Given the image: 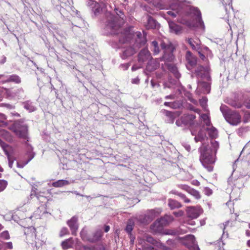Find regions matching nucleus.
<instances>
[{"label": "nucleus", "instance_id": "obj_1", "mask_svg": "<svg viewBox=\"0 0 250 250\" xmlns=\"http://www.w3.org/2000/svg\"><path fill=\"white\" fill-rule=\"evenodd\" d=\"M114 10L118 17L112 16L108 19L106 24V30L112 35H118L119 42H126L131 38L132 34L128 29L123 28L125 17L124 12L119 8H115Z\"/></svg>", "mask_w": 250, "mask_h": 250}, {"label": "nucleus", "instance_id": "obj_2", "mask_svg": "<svg viewBox=\"0 0 250 250\" xmlns=\"http://www.w3.org/2000/svg\"><path fill=\"white\" fill-rule=\"evenodd\" d=\"M170 7L171 10L167 11V13L173 18H175L177 16H183L193 14L197 17L199 21L201 20V13L197 8L186 6L178 2L171 3Z\"/></svg>", "mask_w": 250, "mask_h": 250}, {"label": "nucleus", "instance_id": "obj_3", "mask_svg": "<svg viewBox=\"0 0 250 250\" xmlns=\"http://www.w3.org/2000/svg\"><path fill=\"white\" fill-rule=\"evenodd\" d=\"M200 152V161L203 166L210 172L213 169V167L211 165L215 163L216 155L212 154V149L208 145L203 144L199 148Z\"/></svg>", "mask_w": 250, "mask_h": 250}, {"label": "nucleus", "instance_id": "obj_4", "mask_svg": "<svg viewBox=\"0 0 250 250\" xmlns=\"http://www.w3.org/2000/svg\"><path fill=\"white\" fill-rule=\"evenodd\" d=\"M220 110L226 121L230 125L236 126L242 122V116L238 110H232L226 105L221 106Z\"/></svg>", "mask_w": 250, "mask_h": 250}, {"label": "nucleus", "instance_id": "obj_5", "mask_svg": "<svg viewBox=\"0 0 250 250\" xmlns=\"http://www.w3.org/2000/svg\"><path fill=\"white\" fill-rule=\"evenodd\" d=\"M80 236L83 241L94 243L101 240L103 232L101 230H97L91 234H89L86 230L83 229L80 232Z\"/></svg>", "mask_w": 250, "mask_h": 250}, {"label": "nucleus", "instance_id": "obj_6", "mask_svg": "<svg viewBox=\"0 0 250 250\" xmlns=\"http://www.w3.org/2000/svg\"><path fill=\"white\" fill-rule=\"evenodd\" d=\"M160 46L161 49L164 51L163 59L167 62L172 61L174 59L173 52L174 50L173 44L169 42H166L164 41H162Z\"/></svg>", "mask_w": 250, "mask_h": 250}, {"label": "nucleus", "instance_id": "obj_7", "mask_svg": "<svg viewBox=\"0 0 250 250\" xmlns=\"http://www.w3.org/2000/svg\"><path fill=\"white\" fill-rule=\"evenodd\" d=\"M12 130L18 137L28 141V127L26 125L16 122L14 124Z\"/></svg>", "mask_w": 250, "mask_h": 250}, {"label": "nucleus", "instance_id": "obj_8", "mask_svg": "<svg viewBox=\"0 0 250 250\" xmlns=\"http://www.w3.org/2000/svg\"><path fill=\"white\" fill-rule=\"evenodd\" d=\"M124 29H128L129 31V32L132 34V37L129 40V41L126 42L125 43L120 42L121 44H128V43H131L133 42V37H135V41L134 42V45H135L136 47H137L138 48H139L142 46L144 45L145 43H146V39L144 37H143L142 35V33L140 32H136L135 34H132L131 33L130 31L129 28H125Z\"/></svg>", "mask_w": 250, "mask_h": 250}, {"label": "nucleus", "instance_id": "obj_9", "mask_svg": "<svg viewBox=\"0 0 250 250\" xmlns=\"http://www.w3.org/2000/svg\"><path fill=\"white\" fill-rule=\"evenodd\" d=\"M195 119L196 116L195 114L185 113L180 117L179 120L176 121V123L179 126L183 124L185 125L190 126L194 124Z\"/></svg>", "mask_w": 250, "mask_h": 250}, {"label": "nucleus", "instance_id": "obj_10", "mask_svg": "<svg viewBox=\"0 0 250 250\" xmlns=\"http://www.w3.org/2000/svg\"><path fill=\"white\" fill-rule=\"evenodd\" d=\"M188 217L192 219L198 218L201 214L202 210L199 207H189L187 209Z\"/></svg>", "mask_w": 250, "mask_h": 250}, {"label": "nucleus", "instance_id": "obj_11", "mask_svg": "<svg viewBox=\"0 0 250 250\" xmlns=\"http://www.w3.org/2000/svg\"><path fill=\"white\" fill-rule=\"evenodd\" d=\"M78 221V217L74 216L67 222V224L70 228L72 234L73 235H76V232L79 228Z\"/></svg>", "mask_w": 250, "mask_h": 250}, {"label": "nucleus", "instance_id": "obj_12", "mask_svg": "<svg viewBox=\"0 0 250 250\" xmlns=\"http://www.w3.org/2000/svg\"><path fill=\"white\" fill-rule=\"evenodd\" d=\"M129 46L124 48L122 55V58L123 59H125L128 57L134 55L138 49L135 45L133 44V46H130L131 43H129Z\"/></svg>", "mask_w": 250, "mask_h": 250}, {"label": "nucleus", "instance_id": "obj_13", "mask_svg": "<svg viewBox=\"0 0 250 250\" xmlns=\"http://www.w3.org/2000/svg\"><path fill=\"white\" fill-rule=\"evenodd\" d=\"M228 104L234 108L239 109L242 108L244 104L243 103V95L240 99H230L228 101Z\"/></svg>", "mask_w": 250, "mask_h": 250}, {"label": "nucleus", "instance_id": "obj_14", "mask_svg": "<svg viewBox=\"0 0 250 250\" xmlns=\"http://www.w3.org/2000/svg\"><path fill=\"white\" fill-rule=\"evenodd\" d=\"M151 58L149 51L147 49H143L138 54V62H144Z\"/></svg>", "mask_w": 250, "mask_h": 250}, {"label": "nucleus", "instance_id": "obj_15", "mask_svg": "<svg viewBox=\"0 0 250 250\" xmlns=\"http://www.w3.org/2000/svg\"><path fill=\"white\" fill-rule=\"evenodd\" d=\"M164 226L158 219L155 221L150 226V229L153 233H161Z\"/></svg>", "mask_w": 250, "mask_h": 250}, {"label": "nucleus", "instance_id": "obj_16", "mask_svg": "<svg viewBox=\"0 0 250 250\" xmlns=\"http://www.w3.org/2000/svg\"><path fill=\"white\" fill-rule=\"evenodd\" d=\"M87 5L92 9L95 15L99 13L101 10L100 4L95 0H88Z\"/></svg>", "mask_w": 250, "mask_h": 250}, {"label": "nucleus", "instance_id": "obj_17", "mask_svg": "<svg viewBox=\"0 0 250 250\" xmlns=\"http://www.w3.org/2000/svg\"><path fill=\"white\" fill-rule=\"evenodd\" d=\"M192 135H195L194 140L196 142H201L206 138V133L203 129H200L197 135H196L193 132H191Z\"/></svg>", "mask_w": 250, "mask_h": 250}, {"label": "nucleus", "instance_id": "obj_18", "mask_svg": "<svg viewBox=\"0 0 250 250\" xmlns=\"http://www.w3.org/2000/svg\"><path fill=\"white\" fill-rule=\"evenodd\" d=\"M164 226L168 225L173 221V217L171 215H166L158 219Z\"/></svg>", "mask_w": 250, "mask_h": 250}, {"label": "nucleus", "instance_id": "obj_19", "mask_svg": "<svg viewBox=\"0 0 250 250\" xmlns=\"http://www.w3.org/2000/svg\"><path fill=\"white\" fill-rule=\"evenodd\" d=\"M151 217H149V215H146L144 217L143 220H142V218L143 216H140L139 217V220L141 223H143L145 224L149 223V222L151 221L153 218L155 217L154 214H153V211H151Z\"/></svg>", "mask_w": 250, "mask_h": 250}, {"label": "nucleus", "instance_id": "obj_20", "mask_svg": "<svg viewBox=\"0 0 250 250\" xmlns=\"http://www.w3.org/2000/svg\"><path fill=\"white\" fill-rule=\"evenodd\" d=\"M73 240L72 238H69L63 241L62 243V246L63 250H67L72 247Z\"/></svg>", "mask_w": 250, "mask_h": 250}, {"label": "nucleus", "instance_id": "obj_21", "mask_svg": "<svg viewBox=\"0 0 250 250\" xmlns=\"http://www.w3.org/2000/svg\"><path fill=\"white\" fill-rule=\"evenodd\" d=\"M206 130L208 132V134L210 138H216L217 137L218 131L214 127L212 126L210 128L207 127Z\"/></svg>", "mask_w": 250, "mask_h": 250}, {"label": "nucleus", "instance_id": "obj_22", "mask_svg": "<svg viewBox=\"0 0 250 250\" xmlns=\"http://www.w3.org/2000/svg\"><path fill=\"white\" fill-rule=\"evenodd\" d=\"M147 29H154L156 27V21L151 16H148L147 23L146 25Z\"/></svg>", "mask_w": 250, "mask_h": 250}, {"label": "nucleus", "instance_id": "obj_23", "mask_svg": "<svg viewBox=\"0 0 250 250\" xmlns=\"http://www.w3.org/2000/svg\"><path fill=\"white\" fill-rule=\"evenodd\" d=\"M168 205L171 209H174L175 208H180L181 207H182V205L180 202L173 199L168 200Z\"/></svg>", "mask_w": 250, "mask_h": 250}, {"label": "nucleus", "instance_id": "obj_24", "mask_svg": "<svg viewBox=\"0 0 250 250\" xmlns=\"http://www.w3.org/2000/svg\"><path fill=\"white\" fill-rule=\"evenodd\" d=\"M169 27L171 31L176 34H180L181 32V27L174 23H169Z\"/></svg>", "mask_w": 250, "mask_h": 250}, {"label": "nucleus", "instance_id": "obj_25", "mask_svg": "<svg viewBox=\"0 0 250 250\" xmlns=\"http://www.w3.org/2000/svg\"><path fill=\"white\" fill-rule=\"evenodd\" d=\"M69 184L67 180H59L56 182H53L52 185L56 188L62 187L64 186L67 185Z\"/></svg>", "mask_w": 250, "mask_h": 250}, {"label": "nucleus", "instance_id": "obj_26", "mask_svg": "<svg viewBox=\"0 0 250 250\" xmlns=\"http://www.w3.org/2000/svg\"><path fill=\"white\" fill-rule=\"evenodd\" d=\"M189 54V56H187V60L188 63L191 66H195L197 63V59L196 58L193 57L191 56V53L188 51L187 52V55Z\"/></svg>", "mask_w": 250, "mask_h": 250}, {"label": "nucleus", "instance_id": "obj_27", "mask_svg": "<svg viewBox=\"0 0 250 250\" xmlns=\"http://www.w3.org/2000/svg\"><path fill=\"white\" fill-rule=\"evenodd\" d=\"M151 48L154 54H158L159 53L160 50L159 47L158 43L157 41H154L152 42Z\"/></svg>", "mask_w": 250, "mask_h": 250}, {"label": "nucleus", "instance_id": "obj_28", "mask_svg": "<svg viewBox=\"0 0 250 250\" xmlns=\"http://www.w3.org/2000/svg\"><path fill=\"white\" fill-rule=\"evenodd\" d=\"M242 112L244 113L243 119H242V122L244 123H248L250 119V111L246 110H242Z\"/></svg>", "mask_w": 250, "mask_h": 250}, {"label": "nucleus", "instance_id": "obj_29", "mask_svg": "<svg viewBox=\"0 0 250 250\" xmlns=\"http://www.w3.org/2000/svg\"><path fill=\"white\" fill-rule=\"evenodd\" d=\"M146 241L147 242L155 246H158L159 244V242L158 240L154 239V238H153L151 236L148 235H147L146 236Z\"/></svg>", "mask_w": 250, "mask_h": 250}, {"label": "nucleus", "instance_id": "obj_30", "mask_svg": "<svg viewBox=\"0 0 250 250\" xmlns=\"http://www.w3.org/2000/svg\"><path fill=\"white\" fill-rule=\"evenodd\" d=\"M173 193L180 197L183 200L185 203H189L190 202V200L188 198L185 194L176 190L173 191Z\"/></svg>", "mask_w": 250, "mask_h": 250}, {"label": "nucleus", "instance_id": "obj_31", "mask_svg": "<svg viewBox=\"0 0 250 250\" xmlns=\"http://www.w3.org/2000/svg\"><path fill=\"white\" fill-rule=\"evenodd\" d=\"M6 81L7 82H14L16 83H19L21 82L20 78L16 75L10 76Z\"/></svg>", "mask_w": 250, "mask_h": 250}, {"label": "nucleus", "instance_id": "obj_32", "mask_svg": "<svg viewBox=\"0 0 250 250\" xmlns=\"http://www.w3.org/2000/svg\"><path fill=\"white\" fill-rule=\"evenodd\" d=\"M201 118L202 119L204 124L207 126H210L211 125V122L209 116L207 114H202L201 115Z\"/></svg>", "mask_w": 250, "mask_h": 250}, {"label": "nucleus", "instance_id": "obj_33", "mask_svg": "<svg viewBox=\"0 0 250 250\" xmlns=\"http://www.w3.org/2000/svg\"><path fill=\"white\" fill-rule=\"evenodd\" d=\"M188 193L197 199H199L201 198V195L200 194V193L197 190L193 188H190V189L189 190Z\"/></svg>", "mask_w": 250, "mask_h": 250}, {"label": "nucleus", "instance_id": "obj_34", "mask_svg": "<svg viewBox=\"0 0 250 250\" xmlns=\"http://www.w3.org/2000/svg\"><path fill=\"white\" fill-rule=\"evenodd\" d=\"M134 225V223L131 220H128L127 222V224L125 228L126 231L128 233L130 234L132 229Z\"/></svg>", "mask_w": 250, "mask_h": 250}, {"label": "nucleus", "instance_id": "obj_35", "mask_svg": "<svg viewBox=\"0 0 250 250\" xmlns=\"http://www.w3.org/2000/svg\"><path fill=\"white\" fill-rule=\"evenodd\" d=\"M188 42L191 47L192 49L193 50H199L200 49V45L198 43H196L197 47L195 46L193 42V40L191 38H189L188 39Z\"/></svg>", "mask_w": 250, "mask_h": 250}, {"label": "nucleus", "instance_id": "obj_36", "mask_svg": "<svg viewBox=\"0 0 250 250\" xmlns=\"http://www.w3.org/2000/svg\"><path fill=\"white\" fill-rule=\"evenodd\" d=\"M243 103L247 108L250 109V98H247L244 95H243Z\"/></svg>", "mask_w": 250, "mask_h": 250}, {"label": "nucleus", "instance_id": "obj_37", "mask_svg": "<svg viewBox=\"0 0 250 250\" xmlns=\"http://www.w3.org/2000/svg\"><path fill=\"white\" fill-rule=\"evenodd\" d=\"M1 238L5 240H7L10 238V235L8 231L5 230L1 232L0 234Z\"/></svg>", "mask_w": 250, "mask_h": 250}, {"label": "nucleus", "instance_id": "obj_38", "mask_svg": "<svg viewBox=\"0 0 250 250\" xmlns=\"http://www.w3.org/2000/svg\"><path fill=\"white\" fill-rule=\"evenodd\" d=\"M93 250H105V248L102 244L93 246Z\"/></svg>", "mask_w": 250, "mask_h": 250}, {"label": "nucleus", "instance_id": "obj_39", "mask_svg": "<svg viewBox=\"0 0 250 250\" xmlns=\"http://www.w3.org/2000/svg\"><path fill=\"white\" fill-rule=\"evenodd\" d=\"M29 231H30L31 233V235L33 236H36V229L34 228H28L27 229V231L25 232V234H28Z\"/></svg>", "mask_w": 250, "mask_h": 250}, {"label": "nucleus", "instance_id": "obj_40", "mask_svg": "<svg viewBox=\"0 0 250 250\" xmlns=\"http://www.w3.org/2000/svg\"><path fill=\"white\" fill-rule=\"evenodd\" d=\"M204 67L202 65H200L195 70V73L197 75L199 76L202 73V72L204 71Z\"/></svg>", "mask_w": 250, "mask_h": 250}, {"label": "nucleus", "instance_id": "obj_41", "mask_svg": "<svg viewBox=\"0 0 250 250\" xmlns=\"http://www.w3.org/2000/svg\"><path fill=\"white\" fill-rule=\"evenodd\" d=\"M68 234H69V231L68 229L66 228H63L60 231V236L62 237Z\"/></svg>", "mask_w": 250, "mask_h": 250}, {"label": "nucleus", "instance_id": "obj_42", "mask_svg": "<svg viewBox=\"0 0 250 250\" xmlns=\"http://www.w3.org/2000/svg\"><path fill=\"white\" fill-rule=\"evenodd\" d=\"M184 214V212L182 210H178V211H174L173 212V214L175 217H181V216H183Z\"/></svg>", "mask_w": 250, "mask_h": 250}, {"label": "nucleus", "instance_id": "obj_43", "mask_svg": "<svg viewBox=\"0 0 250 250\" xmlns=\"http://www.w3.org/2000/svg\"><path fill=\"white\" fill-rule=\"evenodd\" d=\"M186 239L189 240L191 244H193L195 241V237L193 235H189L186 236L185 237Z\"/></svg>", "mask_w": 250, "mask_h": 250}, {"label": "nucleus", "instance_id": "obj_44", "mask_svg": "<svg viewBox=\"0 0 250 250\" xmlns=\"http://www.w3.org/2000/svg\"><path fill=\"white\" fill-rule=\"evenodd\" d=\"M155 5V6L158 8H159L160 9H163L165 8V5L161 3V1H159L157 3H156L155 2H154L153 3Z\"/></svg>", "mask_w": 250, "mask_h": 250}, {"label": "nucleus", "instance_id": "obj_45", "mask_svg": "<svg viewBox=\"0 0 250 250\" xmlns=\"http://www.w3.org/2000/svg\"><path fill=\"white\" fill-rule=\"evenodd\" d=\"M179 187L180 188H181L184 190H186L188 192L189 191V190L190 189V188L186 185H181L179 186Z\"/></svg>", "mask_w": 250, "mask_h": 250}, {"label": "nucleus", "instance_id": "obj_46", "mask_svg": "<svg viewBox=\"0 0 250 250\" xmlns=\"http://www.w3.org/2000/svg\"><path fill=\"white\" fill-rule=\"evenodd\" d=\"M0 145L3 149L4 151L5 152V153H8L7 152L6 150V147L8 146V145L5 144L4 142H3L2 141L0 140Z\"/></svg>", "mask_w": 250, "mask_h": 250}, {"label": "nucleus", "instance_id": "obj_47", "mask_svg": "<svg viewBox=\"0 0 250 250\" xmlns=\"http://www.w3.org/2000/svg\"><path fill=\"white\" fill-rule=\"evenodd\" d=\"M143 250H154V248L150 246H144Z\"/></svg>", "mask_w": 250, "mask_h": 250}, {"label": "nucleus", "instance_id": "obj_48", "mask_svg": "<svg viewBox=\"0 0 250 250\" xmlns=\"http://www.w3.org/2000/svg\"><path fill=\"white\" fill-rule=\"evenodd\" d=\"M131 82L134 84H139L140 83V79L138 78H135L132 79Z\"/></svg>", "mask_w": 250, "mask_h": 250}, {"label": "nucleus", "instance_id": "obj_49", "mask_svg": "<svg viewBox=\"0 0 250 250\" xmlns=\"http://www.w3.org/2000/svg\"><path fill=\"white\" fill-rule=\"evenodd\" d=\"M83 249L84 250H93V246H83Z\"/></svg>", "mask_w": 250, "mask_h": 250}, {"label": "nucleus", "instance_id": "obj_50", "mask_svg": "<svg viewBox=\"0 0 250 250\" xmlns=\"http://www.w3.org/2000/svg\"><path fill=\"white\" fill-rule=\"evenodd\" d=\"M167 234H171V235H174L175 234V232L173 230H167V232H166Z\"/></svg>", "mask_w": 250, "mask_h": 250}, {"label": "nucleus", "instance_id": "obj_51", "mask_svg": "<svg viewBox=\"0 0 250 250\" xmlns=\"http://www.w3.org/2000/svg\"><path fill=\"white\" fill-rule=\"evenodd\" d=\"M198 53H199V57H200V58L202 60H204L206 58L205 56L203 54H202L200 51H198Z\"/></svg>", "mask_w": 250, "mask_h": 250}, {"label": "nucleus", "instance_id": "obj_52", "mask_svg": "<svg viewBox=\"0 0 250 250\" xmlns=\"http://www.w3.org/2000/svg\"><path fill=\"white\" fill-rule=\"evenodd\" d=\"M7 247L9 249H12L13 248L12 243L11 242H8L6 244Z\"/></svg>", "mask_w": 250, "mask_h": 250}, {"label": "nucleus", "instance_id": "obj_53", "mask_svg": "<svg viewBox=\"0 0 250 250\" xmlns=\"http://www.w3.org/2000/svg\"><path fill=\"white\" fill-rule=\"evenodd\" d=\"M190 109L198 113H200V110L199 109L195 108L194 107L190 108Z\"/></svg>", "mask_w": 250, "mask_h": 250}, {"label": "nucleus", "instance_id": "obj_54", "mask_svg": "<svg viewBox=\"0 0 250 250\" xmlns=\"http://www.w3.org/2000/svg\"><path fill=\"white\" fill-rule=\"evenodd\" d=\"M139 68H140V67H138L136 65H134L132 66L131 69L133 71H134L137 70Z\"/></svg>", "mask_w": 250, "mask_h": 250}, {"label": "nucleus", "instance_id": "obj_55", "mask_svg": "<svg viewBox=\"0 0 250 250\" xmlns=\"http://www.w3.org/2000/svg\"><path fill=\"white\" fill-rule=\"evenodd\" d=\"M165 98L166 99H173L174 98V97L173 95H167V96L165 97Z\"/></svg>", "mask_w": 250, "mask_h": 250}, {"label": "nucleus", "instance_id": "obj_56", "mask_svg": "<svg viewBox=\"0 0 250 250\" xmlns=\"http://www.w3.org/2000/svg\"><path fill=\"white\" fill-rule=\"evenodd\" d=\"M110 229V227L109 226H105L104 227V231L105 232H107Z\"/></svg>", "mask_w": 250, "mask_h": 250}, {"label": "nucleus", "instance_id": "obj_57", "mask_svg": "<svg viewBox=\"0 0 250 250\" xmlns=\"http://www.w3.org/2000/svg\"><path fill=\"white\" fill-rule=\"evenodd\" d=\"M172 104L170 102H166L164 103V105L166 106H171Z\"/></svg>", "mask_w": 250, "mask_h": 250}, {"label": "nucleus", "instance_id": "obj_58", "mask_svg": "<svg viewBox=\"0 0 250 250\" xmlns=\"http://www.w3.org/2000/svg\"><path fill=\"white\" fill-rule=\"evenodd\" d=\"M203 50H205V51H210V50H209V49L207 47V46H204L203 47Z\"/></svg>", "mask_w": 250, "mask_h": 250}, {"label": "nucleus", "instance_id": "obj_59", "mask_svg": "<svg viewBox=\"0 0 250 250\" xmlns=\"http://www.w3.org/2000/svg\"><path fill=\"white\" fill-rule=\"evenodd\" d=\"M13 161H9V167L11 168L12 167V165H13Z\"/></svg>", "mask_w": 250, "mask_h": 250}, {"label": "nucleus", "instance_id": "obj_60", "mask_svg": "<svg viewBox=\"0 0 250 250\" xmlns=\"http://www.w3.org/2000/svg\"><path fill=\"white\" fill-rule=\"evenodd\" d=\"M166 114H167V116H171V114H172V113L171 112H170V111H167Z\"/></svg>", "mask_w": 250, "mask_h": 250}, {"label": "nucleus", "instance_id": "obj_61", "mask_svg": "<svg viewBox=\"0 0 250 250\" xmlns=\"http://www.w3.org/2000/svg\"><path fill=\"white\" fill-rule=\"evenodd\" d=\"M190 221L191 222H190V223H189H189H188V224H190V225H194L195 224V222H194V221H192V220H190Z\"/></svg>", "mask_w": 250, "mask_h": 250}, {"label": "nucleus", "instance_id": "obj_62", "mask_svg": "<svg viewBox=\"0 0 250 250\" xmlns=\"http://www.w3.org/2000/svg\"><path fill=\"white\" fill-rule=\"evenodd\" d=\"M35 196H36L39 199L40 195H39V193H35Z\"/></svg>", "mask_w": 250, "mask_h": 250}, {"label": "nucleus", "instance_id": "obj_63", "mask_svg": "<svg viewBox=\"0 0 250 250\" xmlns=\"http://www.w3.org/2000/svg\"><path fill=\"white\" fill-rule=\"evenodd\" d=\"M3 227L0 224V230L3 229Z\"/></svg>", "mask_w": 250, "mask_h": 250}, {"label": "nucleus", "instance_id": "obj_64", "mask_svg": "<svg viewBox=\"0 0 250 250\" xmlns=\"http://www.w3.org/2000/svg\"><path fill=\"white\" fill-rule=\"evenodd\" d=\"M191 101L193 103H195L196 102V100H191Z\"/></svg>", "mask_w": 250, "mask_h": 250}]
</instances>
